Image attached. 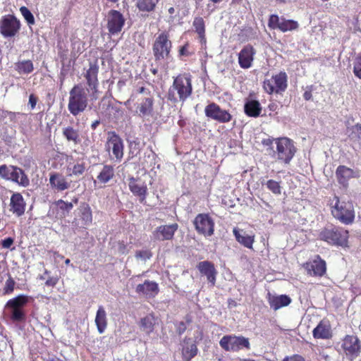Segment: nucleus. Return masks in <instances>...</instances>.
Masks as SVG:
<instances>
[{
    "label": "nucleus",
    "mask_w": 361,
    "mask_h": 361,
    "mask_svg": "<svg viewBox=\"0 0 361 361\" xmlns=\"http://www.w3.org/2000/svg\"><path fill=\"white\" fill-rule=\"evenodd\" d=\"M194 225L196 231L204 236H211L214 233V222L208 214H198L194 220Z\"/></svg>",
    "instance_id": "obj_13"
},
{
    "label": "nucleus",
    "mask_w": 361,
    "mask_h": 361,
    "mask_svg": "<svg viewBox=\"0 0 361 361\" xmlns=\"http://www.w3.org/2000/svg\"><path fill=\"white\" fill-rule=\"evenodd\" d=\"M244 110L246 115L250 117H257L262 111V107L259 102L257 100H247L244 106Z\"/></svg>",
    "instance_id": "obj_35"
},
{
    "label": "nucleus",
    "mask_w": 361,
    "mask_h": 361,
    "mask_svg": "<svg viewBox=\"0 0 361 361\" xmlns=\"http://www.w3.org/2000/svg\"><path fill=\"white\" fill-rule=\"evenodd\" d=\"M135 291L140 295H143L147 298H153L158 294L159 288L157 283L145 280L143 283L138 284L136 286Z\"/></svg>",
    "instance_id": "obj_21"
},
{
    "label": "nucleus",
    "mask_w": 361,
    "mask_h": 361,
    "mask_svg": "<svg viewBox=\"0 0 361 361\" xmlns=\"http://www.w3.org/2000/svg\"><path fill=\"white\" fill-rule=\"evenodd\" d=\"M336 176L338 183L343 186H346L348 180L354 177V171L345 166H339L336 169Z\"/></svg>",
    "instance_id": "obj_30"
},
{
    "label": "nucleus",
    "mask_w": 361,
    "mask_h": 361,
    "mask_svg": "<svg viewBox=\"0 0 361 361\" xmlns=\"http://www.w3.org/2000/svg\"><path fill=\"white\" fill-rule=\"evenodd\" d=\"M154 324L155 319L154 316L148 314L141 319L140 328L143 331L149 334L153 331Z\"/></svg>",
    "instance_id": "obj_38"
},
{
    "label": "nucleus",
    "mask_w": 361,
    "mask_h": 361,
    "mask_svg": "<svg viewBox=\"0 0 361 361\" xmlns=\"http://www.w3.org/2000/svg\"><path fill=\"white\" fill-rule=\"evenodd\" d=\"M114 176V169L113 166L110 165H104L97 175V180L94 181V185H96L97 183L105 184L112 179Z\"/></svg>",
    "instance_id": "obj_33"
},
{
    "label": "nucleus",
    "mask_w": 361,
    "mask_h": 361,
    "mask_svg": "<svg viewBox=\"0 0 361 361\" xmlns=\"http://www.w3.org/2000/svg\"><path fill=\"white\" fill-rule=\"evenodd\" d=\"M319 238L330 245L345 246L348 231L341 227L328 226L320 232Z\"/></svg>",
    "instance_id": "obj_6"
},
{
    "label": "nucleus",
    "mask_w": 361,
    "mask_h": 361,
    "mask_svg": "<svg viewBox=\"0 0 361 361\" xmlns=\"http://www.w3.org/2000/svg\"><path fill=\"white\" fill-rule=\"evenodd\" d=\"M287 79L288 77L285 72L274 75L270 78L264 80V90L270 94L284 92L287 88Z\"/></svg>",
    "instance_id": "obj_10"
},
{
    "label": "nucleus",
    "mask_w": 361,
    "mask_h": 361,
    "mask_svg": "<svg viewBox=\"0 0 361 361\" xmlns=\"http://www.w3.org/2000/svg\"><path fill=\"white\" fill-rule=\"evenodd\" d=\"M99 123H100V121L99 120L94 121L91 125L92 129H93V130L96 129V128L99 126Z\"/></svg>",
    "instance_id": "obj_60"
},
{
    "label": "nucleus",
    "mask_w": 361,
    "mask_h": 361,
    "mask_svg": "<svg viewBox=\"0 0 361 361\" xmlns=\"http://www.w3.org/2000/svg\"><path fill=\"white\" fill-rule=\"evenodd\" d=\"M281 19L277 15H271L269 19L268 25L271 29H279Z\"/></svg>",
    "instance_id": "obj_48"
},
{
    "label": "nucleus",
    "mask_w": 361,
    "mask_h": 361,
    "mask_svg": "<svg viewBox=\"0 0 361 361\" xmlns=\"http://www.w3.org/2000/svg\"><path fill=\"white\" fill-rule=\"evenodd\" d=\"M99 73V67L96 64L90 63L89 68L87 70L85 78L87 80V84L90 87L92 90V94H90L91 100L94 101L98 98V75Z\"/></svg>",
    "instance_id": "obj_15"
},
{
    "label": "nucleus",
    "mask_w": 361,
    "mask_h": 361,
    "mask_svg": "<svg viewBox=\"0 0 361 361\" xmlns=\"http://www.w3.org/2000/svg\"><path fill=\"white\" fill-rule=\"evenodd\" d=\"M107 29L112 35L120 33L125 25L126 19L123 14L116 10H111L106 16Z\"/></svg>",
    "instance_id": "obj_12"
},
{
    "label": "nucleus",
    "mask_w": 361,
    "mask_h": 361,
    "mask_svg": "<svg viewBox=\"0 0 361 361\" xmlns=\"http://www.w3.org/2000/svg\"><path fill=\"white\" fill-rule=\"evenodd\" d=\"M128 186L132 193L140 197L141 202L145 200L147 193V188L144 182L133 177H130L128 178Z\"/></svg>",
    "instance_id": "obj_22"
},
{
    "label": "nucleus",
    "mask_w": 361,
    "mask_h": 361,
    "mask_svg": "<svg viewBox=\"0 0 361 361\" xmlns=\"http://www.w3.org/2000/svg\"><path fill=\"white\" fill-rule=\"evenodd\" d=\"M174 12H175V9H174L173 7H171V8H169V13L170 14H173V13H174Z\"/></svg>",
    "instance_id": "obj_62"
},
{
    "label": "nucleus",
    "mask_w": 361,
    "mask_h": 361,
    "mask_svg": "<svg viewBox=\"0 0 361 361\" xmlns=\"http://www.w3.org/2000/svg\"><path fill=\"white\" fill-rule=\"evenodd\" d=\"M159 0H138L137 6L141 11L150 12L152 11Z\"/></svg>",
    "instance_id": "obj_40"
},
{
    "label": "nucleus",
    "mask_w": 361,
    "mask_h": 361,
    "mask_svg": "<svg viewBox=\"0 0 361 361\" xmlns=\"http://www.w3.org/2000/svg\"><path fill=\"white\" fill-rule=\"evenodd\" d=\"M15 285V281L12 279L11 276H9L8 279L6 281L5 286L4 288V294H11V293H13Z\"/></svg>",
    "instance_id": "obj_47"
},
{
    "label": "nucleus",
    "mask_w": 361,
    "mask_h": 361,
    "mask_svg": "<svg viewBox=\"0 0 361 361\" xmlns=\"http://www.w3.org/2000/svg\"><path fill=\"white\" fill-rule=\"evenodd\" d=\"M70 263H71V261H70V259H66L65 260V264H66V265H69V264H70Z\"/></svg>",
    "instance_id": "obj_63"
},
{
    "label": "nucleus",
    "mask_w": 361,
    "mask_h": 361,
    "mask_svg": "<svg viewBox=\"0 0 361 361\" xmlns=\"http://www.w3.org/2000/svg\"><path fill=\"white\" fill-rule=\"evenodd\" d=\"M169 35L163 32L158 35L153 44V53L156 61L167 59L171 49Z\"/></svg>",
    "instance_id": "obj_9"
},
{
    "label": "nucleus",
    "mask_w": 361,
    "mask_h": 361,
    "mask_svg": "<svg viewBox=\"0 0 361 361\" xmlns=\"http://www.w3.org/2000/svg\"><path fill=\"white\" fill-rule=\"evenodd\" d=\"M20 11L28 25H30L35 24L34 16L27 7L21 6L20 8Z\"/></svg>",
    "instance_id": "obj_45"
},
{
    "label": "nucleus",
    "mask_w": 361,
    "mask_h": 361,
    "mask_svg": "<svg viewBox=\"0 0 361 361\" xmlns=\"http://www.w3.org/2000/svg\"><path fill=\"white\" fill-rule=\"evenodd\" d=\"M334 200L335 204L331 207L333 216L343 224H352L355 219L353 203L350 201L341 200L338 197H335Z\"/></svg>",
    "instance_id": "obj_4"
},
{
    "label": "nucleus",
    "mask_w": 361,
    "mask_h": 361,
    "mask_svg": "<svg viewBox=\"0 0 361 361\" xmlns=\"http://www.w3.org/2000/svg\"><path fill=\"white\" fill-rule=\"evenodd\" d=\"M10 210L18 216H22L25 209V203L21 194H13L11 197Z\"/></svg>",
    "instance_id": "obj_27"
},
{
    "label": "nucleus",
    "mask_w": 361,
    "mask_h": 361,
    "mask_svg": "<svg viewBox=\"0 0 361 361\" xmlns=\"http://www.w3.org/2000/svg\"><path fill=\"white\" fill-rule=\"evenodd\" d=\"M298 27V22L293 20L281 19L279 29L281 31L285 32L288 31L295 30Z\"/></svg>",
    "instance_id": "obj_42"
},
{
    "label": "nucleus",
    "mask_w": 361,
    "mask_h": 361,
    "mask_svg": "<svg viewBox=\"0 0 361 361\" xmlns=\"http://www.w3.org/2000/svg\"><path fill=\"white\" fill-rule=\"evenodd\" d=\"M49 361H61V360H60L58 358H53V359H51V360H49Z\"/></svg>",
    "instance_id": "obj_64"
},
{
    "label": "nucleus",
    "mask_w": 361,
    "mask_h": 361,
    "mask_svg": "<svg viewBox=\"0 0 361 361\" xmlns=\"http://www.w3.org/2000/svg\"><path fill=\"white\" fill-rule=\"evenodd\" d=\"M37 98L35 97L34 94H30L29 97V105L30 106L31 109H33L36 106L37 104Z\"/></svg>",
    "instance_id": "obj_56"
},
{
    "label": "nucleus",
    "mask_w": 361,
    "mask_h": 361,
    "mask_svg": "<svg viewBox=\"0 0 361 361\" xmlns=\"http://www.w3.org/2000/svg\"><path fill=\"white\" fill-rule=\"evenodd\" d=\"M193 26L195 29V31L199 35L200 38V42L202 44H206V38H205V28H204V22L202 18L197 17L194 19Z\"/></svg>",
    "instance_id": "obj_37"
},
{
    "label": "nucleus",
    "mask_w": 361,
    "mask_h": 361,
    "mask_svg": "<svg viewBox=\"0 0 361 361\" xmlns=\"http://www.w3.org/2000/svg\"><path fill=\"white\" fill-rule=\"evenodd\" d=\"M95 324L99 334H103L107 326V317L104 307L102 305L99 306L95 317Z\"/></svg>",
    "instance_id": "obj_32"
},
{
    "label": "nucleus",
    "mask_w": 361,
    "mask_h": 361,
    "mask_svg": "<svg viewBox=\"0 0 361 361\" xmlns=\"http://www.w3.org/2000/svg\"><path fill=\"white\" fill-rule=\"evenodd\" d=\"M154 98L152 96L144 97L137 104L136 113L140 117L148 118L153 116Z\"/></svg>",
    "instance_id": "obj_23"
},
{
    "label": "nucleus",
    "mask_w": 361,
    "mask_h": 361,
    "mask_svg": "<svg viewBox=\"0 0 361 361\" xmlns=\"http://www.w3.org/2000/svg\"><path fill=\"white\" fill-rule=\"evenodd\" d=\"M20 28V20L13 15L4 16L0 20V33L5 38L14 37Z\"/></svg>",
    "instance_id": "obj_11"
},
{
    "label": "nucleus",
    "mask_w": 361,
    "mask_h": 361,
    "mask_svg": "<svg viewBox=\"0 0 361 361\" xmlns=\"http://www.w3.org/2000/svg\"><path fill=\"white\" fill-rule=\"evenodd\" d=\"M13 243V239L7 238L2 240L1 245L4 248H9Z\"/></svg>",
    "instance_id": "obj_54"
},
{
    "label": "nucleus",
    "mask_w": 361,
    "mask_h": 361,
    "mask_svg": "<svg viewBox=\"0 0 361 361\" xmlns=\"http://www.w3.org/2000/svg\"><path fill=\"white\" fill-rule=\"evenodd\" d=\"M179 54L180 56H189L190 54V53L188 49V44H185V45L183 46L182 47H180V49L179 50Z\"/></svg>",
    "instance_id": "obj_57"
},
{
    "label": "nucleus",
    "mask_w": 361,
    "mask_h": 361,
    "mask_svg": "<svg viewBox=\"0 0 361 361\" xmlns=\"http://www.w3.org/2000/svg\"><path fill=\"white\" fill-rule=\"evenodd\" d=\"M304 268L310 276H322L326 273V266L324 260L317 255L315 259L304 264Z\"/></svg>",
    "instance_id": "obj_17"
},
{
    "label": "nucleus",
    "mask_w": 361,
    "mask_h": 361,
    "mask_svg": "<svg viewBox=\"0 0 361 361\" xmlns=\"http://www.w3.org/2000/svg\"><path fill=\"white\" fill-rule=\"evenodd\" d=\"M135 257L137 259L146 261L147 259H150L152 257V253L149 250H138L136 252Z\"/></svg>",
    "instance_id": "obj_49"
},
{
    "label": "nucleus",
    "mask_w": 361,
    "mask_h": 361,
    "mask_svg": "<svg viewBox=\"0 0 361 361\" xmlns=\"http://www.w3.org/2000/svg\"><path fill=\"white\" fill-rule=\"evenodd\" d=\"M28 301L29 297L25 295H19L7 301L5 309L12 321L21 322L25 320L26 315L24 307Z\"/></svg>",
    "instance_id": "obj_5"
},
{
    "label": "nucleus",
    "mask_w": 361,
    "mask_h": 361,
    "mask_svg": "<svg viewBox=\"0 0 361 361\" xmlns=\"http://www.w3.org/2000/svg\"><path fill=\"white\" fill-rule=\"evenodd\" d=\"M178 225L172 224L170 225H162L158 226L152 233L153 237L157 240H169L174 235L175 232L178 230Z\"/></svg>",
    "instance_id": "obj_20"
},
{
    "label": "nucleus",
    "mask_w": 361,
    "mask_h": 361,
    "mask_svg": "<svg viewBox=\"0 0 361 361\" xmlns=\"http://www.w3.org/2000/svg\"><path fill=\"white\" fill-rule=\"evenodd\" d=\"M78 226L85 228L90 226L92 221V214L90 205L85 202L80 204L78 208Z\"/></svg>",
    "instance_id": "obj_25"
},
{
    "label": "nucleus",
    "mask_w": 361,
    "mask_h": 361,
    "mask_svg": "<svg viewBox=\"0 0 361 361\" xmlns=\"http://www.w3.org/2000/svg\"><path fill=\"white\" fill-rule=\"evenodd\" d=\"M56 204L61 211L62 215L63 216L68 214L73 208V204L72 202H65L63 200L56 201Z\"/></svg>",
    "instance_id": "obj_44"
},
{
    "label": "nucleus",
    "mask_w": 361,
    "mask_h": 361,
    "mask_svg": "<svg viewBox=\"0 0 361 361\" xmlns=\"http://www.w3.org/2000/svg\"><path fill=\"white\" fill-rule=\"evenodd\" d=\"M58 281L59 279L57 276H49L45 281V285L49 287H54L57 284Z\"/></svg>",
    "instance_id": "obj_52"
},
{
    "label": "nucleus",
    "mask_w": 361,
    "mask_h": 361,
    "mask_svg": "<svg viewBox=\"0 0 361 361\" xmlns=\"http://www.w3.org/2000/svg\"><path fill=\"white\" fill-rule=\"evenodd\" d=\"M342 347L348 356L356 357L360 353V343L357 337L348 335L345 337Z\"/></svg>",
    "instance_id": "obj_19"
},
{
    "label": "nucleus",
    "mask_w": 361,
    "mask_h": 361,
    "mask_svg": "<svg viewBox=\"0 0 361 361\" xmlns=\"http://www.w3.org/2000/svg\"><path fill=\"white\" fill-rule=\"evenodd\" d=\"M67 170L69 171L68 176H79L85 171V165L83 162L77 163L72 168L68 166Z\"/></svg>",
    "instance_id": "obj_43"
},
{
    "label": "nucleus",
    "mask_w": 361,
    "mask_h": 361,
    "mask_svg": "<svg viewBox=\"0 0 361 361\" xmlns=\"http://www.w3.org/2000/svg\"><path fill=\"white\" fill-rule=\"evenodd\" d=\"M63 135L68 141L73 142L75 145H78L80 142L78 130L71 126H68L63 129Z\"/></svg>",
    "instance_id": "obj_36"
},
{
    "label": "nucleus",
    "mask_w": 361,
    "mask_h": 361,
    "mask_svg": "<svg viewBox=\"0 0 361 361\" xmlns=\"http://www.w3.org/2000/svg\"><path fill=\"white\" fill-rule=\"evenodd\" d=\"M268 302L274 310L288 306L291 302V299L286 295H274L270 293H268Z\"/></svg>",
    "instance_id": "obj_28"
},
{
    "label": "nucleus",
    "mask_w": 361,
    "mask_h": 361,
    "mask_svg": "<svg viewBox=\"0 0 361 361\" xmlns=\"http://www.w3.org/2000/svg\"><path fill=\"white\" fill-rule=\"evenodd\" d=\"M197 348L195 343L190 338L184 341V345L183 347V357L187 361H190L197 353Z\"/></svg>",
    "instance_id": "obj_34"
},
{
    "label": "nucleus",
    "mask_w": 361,
    "mask_h": 361,
    "mask_svg": "<svg viewBox=\"0 0 361 361\" xmlns=\"http://www.w3.org/2000/svg\"><path fill=\"white\" fill-rule=\"evenodd\" d=\"M192 86L191 76L189 74H180L173 80L170 87L167 98L173 102H185L192 94Z\"/></svg>",
    "instance_id": "obj_1"
},
{
    "label": "nucleus",
    "mask_w": 361,
    "mask_h": 361,
    "mask_svg": "<svg viewBox=\"0 0 361 361\" xmlns=\"http://www.w3.org/2000/svg\"><path fill=\"white\" fill-rule=\"evenodd\" d=\"M219 345L226 351L238 352L243 348H250L248 338L233 334L224 336L219 341Z\"/></svg>",
    "instance_id": "obj_8"
},
{
    "label": "nucleus",
    "mask_w": 361,
    "mask_h": 361,
    "mask_svg": "<svg viewBox=\"0 0 361 361\" xmlns=\"http://www.w3.org/2000/svg\"><path fill=\"white\" fill-rule=\"evenodd\" d=\"M49 271L48 270H45L44 271V274L43 275H41L39 276V279H41V280H45L46 279V276H48L49 274Z\"/></svg>",
    "instance_id": "obj_59"
},
{
    "label": "nucleus",
    "mask_w": 361,
    "mask_h": 361,
    "mask_svg": "<svg viewBox=\"0 0 361 361\" xmlns=\"http://www.w3.org/2000/svg\"><path fill=\"white\" fill-rule=\"evenodd\" d=\"M88 105V97L85 90L80 85H75L69 92L68 109L77 116L84 112Z\"/></svg>",
    "instance_id": "obj_3"
},
{
    "label": "nucleus",
    "mask_w": 361,
    "mask_h": 361,
    "mask_svg": "<svg viewBox=\"0 0 361 361\" xmlns=\"http://www.w3.org/2000/svg\"><path fill=\"white\" fill-rule=\"evenodd\" d=\"M283 361H305V360L300 355H295L285 357Z\"/></svg>",
    "instance_id": "obj_53"
},
{
    "label": "nucleus",
    "mask_w": 361,
    "mask_h": 361,
    "mask_svg": "<svg viewBox=\"0 0 361 361\" xmlns=\"http://www.w3.org/2000/svg\"><path fill=\"white\" fill-rule=\"evenodd\" d=\"M233 233L239 243L247 248H252L255 235H250L243 230L240 231L236 228H233Z\"/></svg>",
    "instance_id": "obj_31"
},
{
    "label": "nucleus",
    "mask_w": 361,
    "mask_h": 361,
    "mask_svg": "<svg viewBox=\"0 0 361 361\" xmlns=\"http://www.w3.org/2000/svg\"><path fill=\"white\" fill-rule=\"evenodd\" d=\"M186 329V325L183 322H180L177 324L176 331L178 334H182Z\"/></svg>",
    "instance_id": "obj_55"
},
{
    "label": "nucleus",
    "mask_w": 361,
    "mask_h": 361,
    "mask_svg": "<svg viewBox=\"0 0 361 361\" xmlns=\"http://www.w3.org/2000/svg\"><path fill=\"white\" fill-rule=\"evenodd\" d=\"M313 336L317 339H329L331 337V329L328 320H322L314 329Z\"/></svg>",
    "instance_id": "obj_26"
},
{
    "label": "nucleus",
    "mask_w": 361,
    "mask_h": 361,
    "mask_svg": "<svg viewBox=\"0 0 361 361\" xmlns=\"http://www.w3.org/2000/svg\"><path fill=\"white\" fill-rule=\"evenodd\" d=\"M0 177L23 187H27L30 184V180L25 171L22 169L13 165H1Z\"/></svg>",
    "instance_id": "obj_7"
},
{
    "label": "nucleus",
    "mask_w": 361,
    "mask_h": 361,
    "mask_svg": "<svg viewBox=\"0 0 361 361\" xmlns=\"http://www.w3.org/2000/svg\"><path fill=\"white\" fill-rule=\"evenodd\" d=\"M353 73L356 77L361 79V56L356 59L354 63Z\"/></svg>",
    "instance_id": "obj_50"
},
{
    "label": "nucleus",
    "mask_w": 361,
    "mask_h": 361,
    "mask_svg": "<svg viewBox=\"0 0 361 361\" xmlns=\"http://www.w3.org/2000/svg\"><path fill=\"white\" fill-rule=\"evenodd\" d=\"M49 183L51 187L58 191L65 190L70 187V183H68L66 178L57 173H54L50 175Z\"/></svg>",
    "instance_id": "obj_29"
},
{
    "label": "nucleus",
    "mask_w": 361,
    "mask_h": 361,
    "mask_svg": "<svg viewBox=\"0 0 361 361\" xmlns=\"http://www.w3.org/2000/svg\"><path fill=\"white\" fill-rule=\"evenodd\" d=\"M276 138L268 137L266 139H263L262 140V144L265 147H269V149L271 151V148L274 149L273 145H276Z\"/></svg>",
    "instance_id": "obj_51"
},
{
    "label": "nucleus",
    "mask_w": 361,
    "mask_h": 361,
    "mask_svg": "<svg viewBox=\"0 0 361 361\" xmlns=\"http://www.w3.org/2000/svg\"><path fill=\"white\" fill-rule=\"evenodd\" d=\"M107 150L111 152L113 159L121 161L123 156V142L122 139L115 133H109L106 145Z\"/></svg>",
    "instance_id": "obj_14"
},
{
    "label": "nucleus",
    "mask_w": 361,
    "mask_h": 361,
    "mask_svg": "<svg viewBox=\"0 0 361 361\" xmlns=\"http://www.w3.org/2000/svg\"><path fill=\"white\" fill-rule=\"evenodd\" d=\"M256 51L252 45L245 46L238 53V63L240 68L248 69L252 66Z\"/></svg>",
    "instance_id": "obj_18"
},
{
    "label": "nucleus",
    "mask_w": 361,
    "mask_h": 361,
    "mask_svg": "<svg viewBox=\"0 0 361 361\" xmlns=\"http://www.w3.org/2000/svg\"><path fill=\"white\" fill-rule=\"evenodd\" d=\"M266 185L267 188L271 190L273 193L279 195L281 192V186L279 182L274 180H269Z\"/></svg>",
    "instance_id": "obj_46"
},
{
    "label": "nucleus",
    "mask_w": 361,
    "mask_h": 361,
    "mask_svg": "<svg viewBox=\"0 0 361 361\" xmlns=\"http://www.w3.org/2000/svg\"><path fill=\"white\" fill-rule=\"evenodd\" d=\"M204 113L207 117L221 123H227L231 119V114L215 103L208 104L204 109Z\"/></svg>",
    "instance_id": "obj_16"
},
{
    "label": "nucleus",
    "mask_w": 361,
    "mask_h": 361,
    "mask_svg": "<svg viewBox=\"0 0 361 361\" xmlns=\"http://www.w3.org/2000/svg\"><path fill=\"white\" fill-rule=\"evenodd\" d=\"M200 272L206 276L209 283L212 286L215 285L217 271L214 264L209 261H203L198 263L197 266Z\"/></svg>",
    "instance_id": "obj_24"
},
{
    "label": "nucleus",
    "mask_w": 361,
    "mask_h": 361,
    "mask_svg": "<svg viewBox=\"0 0 361 361\" xmlns=\"http://www.w3.org/2000/svg\"><path fill=\"white\" fill-rule=\"evenodd\" d=\"M125 250H126V247L124 245L120 247V252L122 254H124L126 252Z\"/></svg>",
    "instance_id": "obj_61"
},
{
    "label": "nucleus",
    "mask_w": 361,
    "mask_h": 361,
    "mask_svg": "<svg viewBox=\"0 0 361 361\" xmlns=\"http://www.w3.org/2000/svg\"><path fill=\"white\" fill-rule=\"evenodd\" d=\"M348 137L353 142L361 143V124L357 123L348 130Z\"/></svg>",
    "instance_id": "obj_39"
},
{
    "label": "nucleus",
    "mask_w": 361,
    "mask_h": 361,
    "mask_svg": "<svg viewBox=\"0 0 361 361\" xmlns=\"http://www.w3.org/2000/svg\"><path fill=\"white\" fill-rule=\"evenodd\" d=\"M33 69V63L30 60L20 61L16 64V70L20 74L30 73Z\"/></svg>",
    "instance_id": "obj_41"
},
{
    "label": "nucleus",
    "mask_w": 361,
    "mask_h": 361,
    "mask_svg": "<svg viewBox=\"0 0 361 361\" xmlns=\"http://www.w3.org/2000/svg\"><path fill=\"white\" fill-rule=\"evenodd\" d=\"M303 97L305 100H310L312 98V90L311 87H307V90L303 94Z\"/></svg>",
    "instance_id": "obj_58"
},
{
    "label": "nucleus",
    "mask_w": 361,
    "mask_h": 361,
    "mask_svg": "<svg viewBox=\"0 0 361 361\" xmlns=\"http://www.w3.org/2000/svg\"><path fill=\"white\" fill-rule=\"evenodd\" d=\"M297 152L294 142L286 137H278L276 140V149L271 148L272 154H269L276 161L288 165L290 163Z\"/></svg>",
    "instance_id": "obj_2"
}]
</instances>
